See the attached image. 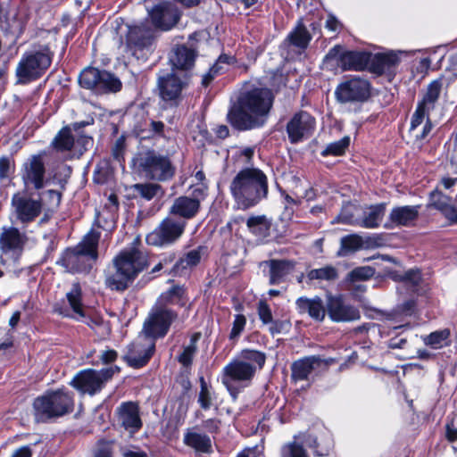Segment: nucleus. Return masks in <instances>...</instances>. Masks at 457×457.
<instances>
[{"instance_id":"69168bd1","label":"nucleus","mask_w":457,"mask_h":457,"mask_svg":"<svg viewBox=\"0 0 457 457\" xmlns=\"http://www.w3.org/2000/svg\"><path fill=\"white\" fill-rule=\"evenodd\" d=\"M246 325V318L244 314L235 315L232 328L229 333V339L235 340L240 337Z\"/></svg>"},{"instance_id":"4c0bfd02","label":"nucleus","mask_w":457,"mask_h":457,"mask_svg":"<svg viewBox=\"0 0 457 457\" xmlns=\"http://www.w3.org/2000/svg\"><path fill=\"white\" fill-rule=\"evenodd\" d=\"M75 146V137L71 132V127L63 126L54 137L51 147L57 153L70 152Z\"/></svg>"},{"instance_id":"6e6d98bb","label":"nucleus","mask_w":457,"mask_h":457,"mask_svg":"<svg viewBox=\"0 0 457 457\" xmlns=\"http://www.w3.org/2000/svg\"><path fill=\"white\" fill-rule=\"evenodd\" d=\"M16 170L15 159L12 155L0 156V181L12 178Z\"/></svg>"},{"instance_id":"72a5a7b5","label":"nucleus","mask_w":457,"mask_h":457,"mask_svg":"<svg viewBox=\"0 0 457 457\" xmlns=\"http://www.w3.org/2000/svg\"><path fill=\"white\" fill-rule=\"evenodd\" d=\"M299 313H308L316 321H323L327 314L326 303L319 296L314 298L299 297L296 302Z\"/></svg>"},{"instance_id":"f257e3e1","label":"nucleus","mask_w":457,"mask_h":457,"mask_svg":"<svg viewBox=\"0 0 457 457\" xmlns=\"http://www.w3.org/2000/svg\"><path fill=\"white\" fill-rule=\"evenodd\" d=\"M275 94L267 87L251 85L242 89L229 106L227 121L237 131L262 128L270 116Z\"/></svg>"},{"instance_id":"ea45409f","label":"nucleus","mask_w":457,"mask_h":457,"mask_svg":"<svg viewBox=\"0 0 457 457\" xmlns=\"http://www.w3.org/2000/svg\"><path fill=\"white\" fill-rule=\"evenodd\" d=\"M131 189L135 197H140L146 201H151L157 195L162 196L164 194L162 187L154 182L137 183L131 187Z\"/></svg>"},{"instance_id":"9b49d317","label":"nucleus","mask_w":457,"mask_h":457,"mask_svg":"<svg viewBox=\"0 0 457 457\" xmlns=\"http://www.w3.org/2000/svg\"><path fill=\"white\" fill-rule=\"evenodd\" d=\"M372 84L359 75H346L335 89V96L340 104H364L372 96Z\"/></svg>"},{"instance_id":"e433bc0d","label":"nucleus","mask_w":457,"mask_h":457,"mask_svg":"<svg viewBox=\"0 0 457 457\" xmlns=\"http://www.w3.org/2000/svg\"><path fill=\"white\" fill-rule=\"evenodd\" d=\"M184 444L197 453H211L212 452V440L209 436L188 431L184 435Z\"/></svg>"},{"instance_id":"20e7f679","label":"nucleus","mask_w":457,"mask_h":457,"mask_svg":"<svg viewBox=\"0 0 457 457\" xmlns=\"http://www.w3.org/2000/svg\"><path fill=\"white\" fill-rule=\"evenodd\" d=\"M101 233L91 228L73 247L65 248L56 264L71 274H88L99 257Z\"/></svg>"},{"instance_id":"c85d7f7f","label":"nucleus","mask_w":457,"mask_h":457,"mask_svg":"<svg viewBox=\"0 0 457 457\" xmlns=\"http://www.w3.org/2000/svg\"><path fill=\"white\" fill-rule=\"evenodd\" d=\"M261 265L268 268L269 284L271 286L285 282L295 268V262L288 259H270Z\"/></svg>"},{"instance_id":"cd10ccee","label":"nucleus","mask_w":457,"mask_h":457,"mask_svg":"<svg viewBox=\"0 0 457 457\" xmlns=\"http://www.w3.org/2000/svg\"><path fill=\"white\" fill-rule=\"evenodd\" d=\"M116 412L121 422V426L130 433H137L143 427L140 417V407L137 402H122Z\"/></svg>"},{"instance_id":"aec40b11","label":"nucleus","mask_w":457,"mask_h":457,"mask_svg":"<svg viewBox=\"0 0 457 457\" xmlns=\"http://www.w3.org/2000/svg\"><path fill=\"white\" fill-rule=\"evenodd\" d=\"M326 310L333 322H352L361 319L358 307L346 303L343 295L326 294Z\"/></svg>"},{"instance_id":"423d86ee","label":"nucleus","mask_w":457,"mask_h":457,"mask_svg":"<svg viewBox=\"0 0 457 457\" xmlns=\"http://www.w3.org/2000/svg\"><path fill=\"white\" fill-rule=\"evenodd\" d=\"M75 409V395L65 386L47 389L32 402V414L36 422L48 423L70 415Z\"/></svg>"},{"instance_id":"b1692460","label":"nucleus","mask_w":457,"mask_h":457,"mask_svg":"<svg viewBox=\"0 0 457 457\" xmlns=\"http://www.w3.org/2000/svg\"><path fill=\"white\" fill-rule=\"evenodd\" d=\"M46 171L43 156L41 154L30 156L21 170V178L25 186L31 185L36 190L44 188Z\"/></svg>"},{"instance_id":"1a4fd4ad","label":"nucleus","mask_w":457,"mask_h":457,"mask_svg":"<svg viewBox=\"0 0 457 457\" xmlns=\"http://www.w3.org/2000/svg\"><path fill=\"white\" fill-rule=\"evenodd\" d=\"M81 88L96 96L115 94L121 90V80L112 72L93 66L84 68L78 78Z\"/></svg>"},{"instance_id":"49530a36","label":"nucleus","mask_w":457,"mask_h":457,"mask_svg":"<svg viewBox=\"0 0 457 457\" xmlns=\"http://www.w3.org/2000/svg\"><path fill=\"white\" fill-rule=\"evenodd\" d=\"M71 310L79 317H86L82 303V288L79 282L73 283L71 291L66 294Z\"/></svg>"},{"instance_id":"9d476101","label":"nucleus","mask_w":457,"mask_h":457,"mask_svg":"<svg viewBox=\"0 0 457 457\" xmlns=\"http://www.w3.org/2000/svg\"><path fill=\"white\" fill-rule=\"evenodd\" d=\"M121 369L118 365H112L99 370L85 369L79 371L70 382V385L82 395H95L100 393L108 381L112 380L114 374H118Z\"/></svg>"},{"instance_id":"09e8293b","label":"nucleus","mask_w":457,"mask_h":457,"mask_svg":"<svg viewBox=\"0 0 457 457\" xmlns=\"http://www.w3.org/2000/svg\"><path fill=\"white\" fill-rule=\"evenodd\" d=\"M250 232L258 237H266L270 233V222L265 215L251 216L246 220Z\"/></svg>"},{"instance_id":"7c9ffc66","label":"nucleus","mask_w":457,"mask_h":457,"mask_svg":"<svg viewBox=\"0 0 457 457\" xmlns=\"http://www.w3.org/2000/svg\"><path fill=\"white\" fill-rule=\"evenodd\" d=\"M302 443L319 457L328 456L334 446L333 438L327 431H321L319 434L305 433Z\"/></svg>"},{"instance_id":"a211bd4d","label":"nucleus","mask_w":457,"mask_h":457,"mask_svg":"<svg viewBox=\"0 0 457 457\" xmlns=\"http://www.w3.org/2000/svg\"><path fill=\"white\" fill-rule=\"evenodd\" d=\"M182 16L179 7L170 1H162L148 11V18L154 29L169 31L179 22Z\"/></svg>"},{"instance_id":"0eeeda50","label":"nucleus","mask_w":457,"mask_h":457,"mask_svg":"<svg viewBox=\"0 0 457 457\" xmlns=\"http://www.w3.org/2000/svg\"><path fill=\"white\" fill-rule=\"evenodd\" d=\"M54 52L49 44L33 43L15 68L17 84L27 85L40 79L53 63Z\"/></svg>"},{"instance_id":"c9c22d12","label":"nucleus","mask_w":457,"mask_h":457,"mask_svg":"<svg viewBox=\"0 0 457 457\" xmlns=\"http://www.w3.org/2000/svg\"><path fill=\"white\" fill-rule=\"evenodd\" d=\"M386 276L395 282L403 283L406 287L417 289L422 282V272L419 268H412L406 271L390 270Z\"/></svg>"},{"instance_id":"bf43d9fd","label":"nucleus","mask_w":457,"mask_h":457,"mask_svg":"<svg viewBox=\"0 0 457 457\" xmlns=\"http://www.w3.org/2000/svg\"><path fill=\"white\" fill-rule=\"evenodd\" d=\"M450 200L451 198L443 194L437 187L429 194V204L440 212L448 205Z\"/></svg>"},{"instance_id":"c756f323","label":"nucleus","mask_w":457,"mask_h":457,"mask_svg":"<svg viewBox=\"0 0 457 457\" xmlns=\"http://www.w3.org/2000/svg\"><path fill=\"white\" fill-rule=\"evenodd\" d=\"M419 205H404L394 207L384 227L387 229L395 227H408L419 217Z\"/></svg>"},{"instance_id":"2f4dec72","label":"nucleus","mask_w":457,"mask_h":457,"mask_svg":"<svg viewBox=\"0 0 457 457\" xmlns=\"http://www.w3.org/2000/svg\"><path fill=\"white\" fill-rule=\"evenodd\" d=\"M255 373L256 367L242 360H233L223 368V377L234 381H251Z\"/></svg>"},{"instance_id":"ddd939ff","label":"nucleus","mask_w":457,"mask_h":457,"mask_svg":"<svg viewBox=\"0 0 457 457\" xmlns=\"http://www.w3.org/2000/svg\"><path fill=\"white\" fill-rule=\"evenodd\" d=\"M187 222L176 217L167 216L145 237L150 246L168 247L176 244L184 235Z\"/></svg>"},{"instance_id":"4be33fe9","label":"nucleus","mask_w":457,"mask_h":457,"mask_svg":"<svg viewBox=\"0 0 457 457\" xmlns=\"http://www.w3.org/2000/svg\"><path fill=\"white\" fill-rule=\"evenodd\" d=\"M12 205L14 207L17 220L23 225H29L36 220L43 210L41 197L34 199L14 194L12 197Z\"/></svg>"},{"instance_id":"f03ea898","label":"nucleus","mask_w":457,"mask_h":457,"mask_svg":"<svg viewBox=\"0 0 457 457\" xmlns=\"http://www.w3.org/2000/svg\"><path fill=\"white\" fill-rule=\"evenodd\" d=\"M229 192L237 210L252 209L269 197L268 176L260 168L245 167L232 179Z\"/></svg>"},{"instance_id":"412c9836","label":"nucleus","mask_w":457,"mask_h":457,"mask_svg":"<svg viewBox=\"0 0 457 457\" xmlns=\"http://www.w3.org/2000/svg\"><path fill=\"white\" fill-rule=\"evenodd\" d=\"M335 363L332 358L324 359L320 355L313 354L302 357L291 363L290 379L293 383L305 381L309 379L310 375L316 369L327 370Z\"/></svg>"},{"instance_id":"393cba45","label":"nucleus","mask_w":457,"mask_h":457,"mask_svg":"<svg viewBox=\"0 0 457 457\" xmlns=\"http://www.w3.org/2000/svg\"><path fill=\"white\" fill-rule=\"evenodd\" d=\"M155 353V342L149 344L142 342L131 343L128 345V352L122 360L129 367L141 369L146 366Z\"/></svg>"},{"instance_id":"052dcab7","label":"nucleus","mask_w":457,"mask_h":457,"mask_svg":"<svg viewBox=\"0 0 457 457\" xmlns=\"http://www.w3.org/2000/svg\"><path fill=\"white\" fill-rule=\"evenodd\" d=\"M430 111L431 110L417 104L416 109L411 118L410 131L415 130L420 125H421L424 120H427L428 117H429Z\"/></svg>"},{"instance_id":"de8ad7c7","label":"nucleus","mask_w":457,"mask_h":457,"mask_svg":"<svg viewBox=\"0 0 457 457\" xmlns=\"http://www.w3.org/2000/svg\"><path fill=\"white\" fill-rule=\"evenodd\" d=\"M113 176V169L106 159L99 161L93 172V182L97 185L107 184Z\"/></svg>"},{"instance_id":"f3484780","label":"nucleus","mask_w":457,"mask_h":457,"mask_svg":"<svg viewBox=\"0 0 457 457\" xmlns=\"http://www.w3.org/2000/svg\"><path fill=\"white\" fill-rule=\"evenodd\" d=\"M178 316L176 311L166 306H158L144 323L145 337L152 338L153 341L164 337Z\"/></svg>"},{"instance_id":"4d7b16f0","label":"nucleus","mask_w":457,"mask_h":457,"mask_svg":"<svg viewBox=\"0 0 457 457\" xmlns=\"http://www.w3.org/2000/svg\"><path fill=\"white\" fill-rule=\"evenodd\" d=\"M280 457H309V455L303 443L293 441L282 446Z\"/></svg>"},{"instance_id":"f8f14e48","label":"nucleus","mask_w":457,"mask_h":457,"mask_svg":"<svg viewBox=\"0 0 457 457\" xmlns=\"http://www.w3.org/2000/svg\"><path fill=\"white\" fill-rule=\"evenodd\" d=\"M156 39L154 29L144 23L129 25L125 35V52L137 60H146Z\"/></svg>"},{"instance_id":"f704fd0d","label":"nucleus","mask_w":457,"mask_h":457,"mask_svg":"<svg viewBox=\"0 0 457 457\" xmlns=\"http://www.w3.org/2000/svg\"><path fill=\"white\" fill-rule=\"evenodd\" d=\"M160 306L175 305L183 308L188 302L187 289L184 285H173L160 295Z\"/></svg>"},{"instance_id":"5fc2aeb1","label":"nucleus","mask_w":457,"mask_h":457,"mask_svg":"<svg viewBox=\"0 0 457 457\" xmlns=\"http://www.w3.org/2000/svg\"><path fill=\"white\" fill-rule=\"evenodd\" d=\"M176 255L177 252L175 251L162 253L160 255L158 263L154 266L150 273L155 274L162 270L163 274L168 276L167 271H169L170 270L171 265H173V263L176 262Z\"/></svg>"},{"instance_id":"864d4df0","label":"nucleus","mask_w":457,"mask_h":457,"mask_svg":"<svg viewBox=\"0 0 457 457\" xmlns=\"http://www.w3.org/2000/svg\"><path fill=\"white\" fill-rule=\"evenodd\" d=\"M450 336L451 332L449 328L436 330L424 338V343L433 349H440L444 345L447 346L450 345V343L444 344L445 341L449 339Z\"/></svg>"},{"instance_id":"4468645a","label":"nucleus","mask_w":457,"mask_h":457,"mask_svg":"<svg viewBox=\"0 0 457 457\" xmlns=\"http://www.w3.org/2000/svg\"><path fill=\"white\" fill-rule=\"evenodd\" d=\"M197 58L196 47L188 46L187 44H175L168 54V64L170 71L193 79Z\"/></svg>"},{"instance_id":"338daca9","label":"nucleus","mask_w":457,"mask_h":457,"mask_svg":"<svg viewBox=\"0 0 457 457\" xmlns=\"http://www.w3.org/2000/svg\"><path fill=\"white\" fill-rule=\"evenodd\" d=\"M257 313L260 320L264 325L272 322L273 315L271 309L265 300H260L257 303Z\"/></svg>"},{"instance_id":"0e129e2a","label":"nucleus","mask_w":457,"mask_h":457,"mask_svg":"<svg viewBox=\"0 0 457 457\" xmlns=\"http://www.w3.org/2000/svg\"><path fill=\"white\" fill-rule=\"evenodd\" d=\"M270 324L269 332L271 336L288 333L292 327L289 320H272Z\"/></svg>"},{"instance_id":"a18cd8bd","label":"nucleus","mask_w":457,"mask_h":457,"mask_svg":"<svg viewBox=\"0 0 457 457\" xmlns=\"http://www.w3.org/2000/svg\"><path fill=\"white\" fill-rule=\"evenodd\" d=\"M363 247V239L357 234H350L343 237L340 240V249L337 256H345L355 253Z\"/></svg>"},{"instance_id":"e2e57ef3","label":"nucleus","mask_w":457,"mask_h":457,"mask_svg":"<svg viewBox=\"0 0 457 457\" xmlns=\"http://www.w3.org/2000/svg\"><path fill=\"white\" fill-rule=\"evenodd\" d=\"M225 73V70L219 63L214 62L202 77L201 85L203 87L207 88L215 79L216 77Z\"/></svg>"},{"instance_id":"bb28decb","label":"nucleus","mask_w":457,"mask_h":457,"mask_svg":"<svg viewBox=\"0 0 457 457\" xmlns=\"http://www.w3.org/2000/svg\"><path fill=\"white\" fill-rule=\"evenodd\" d=\"M205 246L199 245L197 248L185 253L182 256L176 255V262L171 265L168 272V276L172 278H182L189 276L191 270L195 268L202 259L203 251Z\"/></svg>"},{"instance_id":"79ce46f5","label":"nucleus","mask_w":457,"mask_h":457,"mask_svg":"<svg viewBox=\"0 0 457 457\" xmlns=\"http://www.w3.org/2000/svg\"><path fill=\"white\" fill-rule=\"evenodd\" d=\"M200 332H195L190 336L189 344L184 346L182 353L177 357L178 361L185 368H191L194 357L197 353V343L201 338Z\"/></svg>"},{"instance_id":"473e14b6","label":"nucleus","mask_w":457,"mask_h":457,"mask_svg":"<svg viewBox=\"0 0 457 457\" xmlns=\"http://www.w3.org/2000/svg\"><path fill=\"white\" fill-rule=\"evenodd\" d=\"M201 210V204L198 200L189 198L187 195H181L173 201L170 208L169 213L170 215L178 216V219L188 220L194 219Z\"/></svg>"},{"instance_id":"a878e982","label":"nucleus","mask_w":457,"mask_h":457,"mask_svg":"<svg viewBox=\"0 0 457 457\" xmlns=\"http://www.w3.org/2000/svg\"><path fill=\"white\" fill-rule=\"evenodd\" d=\"M312 36L307 29L302 20H299L295 28L287 34L283 40L281 46L287 53L294 51L299 54L308 48Z\"/></svg>"},{"instance_id":"dca6fc26","label":"nucleus","mask_w":457,"mask_h":457,"mask_svg":"<svg viewBox=\"0 0 457 457\" xmlns=\"http://www.w3.org/2000/svg\"><path fill=\"white\" fill-rule=\"evenodd\" d=\"M401 51L394 50L371 52L368 72L377 78L385 77L388 82H392L401 63Z\"/></svg>"},{"instance_id":"3c124183","label":"nucleus","mask_w":457,"mask_h":457,"mask_svg":"<svg viewBox=\"0 0 457 457\" xmlns=\"http://www.w3.org/2000/svg\"><path fill=\"white\" fill-rule=\"evenodd\" d=\"M338 277V270L332 265H326L322 268L312 269L307 273V278L310 280L335 281Z\"/></svg>"},{"instance_id":"680f3d73","label":"nucleus","mask_w":457,"mask_h":457,"mask_svg":"<svg viewBox=\"0 0 457 457\" xmlns=\"http://www.w3.org/2000/svg\"><path fill=\"white\" fill-rule=\"evenodd\" d=\"M445 438L449 444L457 442V413L447 417L445 425Z\"/></svg>"},{"instance_id":"13d9d810","label":"nucleus","mask_w":457,"mask_h":457,"mask_svg":"<svg viewBox=\"0 0 457 457\" xmlns=\"http://www.w3.org/2000/svg\"><path fill=\"white\" fill-rule=\"evenodd\" d=\"M376 270L371 266H361L353 269L347 275L351 282L366 281L374 277Z\"/></svg>"},{"instance_id":"58836bf2","label":"nucleus","mask_w":457,"mask_h":457,"mask_svg":"<svg viewBox=\"0 0 457 457\" xmlns=\"http://www.w3.org/2000/svg\"><path fill=\"white\" fill-rule=\"evenodd\" d=\"M385 212V203L370 205L368 208V211L363 212V217L360 222V225L366 228H376L379 227Z\"/></svg>"},{"instance_id":"a19ab883","label":"nucleus","mask_w":457,"mask_h":457,"mask_svg":"<svg viewBox=\"0 0 457 457\" xmlns=\"http://www.w3.org/2000/svg\"><path fill=\"white\" fill-rule=\"evenodd\" d=\"M443 87V81L441 79L432 80L427 87L426 92L422 99L418 102L419 104L433 110L436 107Z\"/></svg>"},{"instance_id":"2eb2a0df","label":"nucleus","mask_w":457,"mask_h":457,"mask_svg":"<svg viewBox=\"0 0 457 457\" xmlns=\"http://www.w3.org/2000/svg\"><path fill=\"white\" fill-rule=\"evenodd\" d=\"M371 52L368 50H344L336 45L328 50L327 59H337V64L344 71H368Z\"/></svg>"},{"instance_id":"8fccbe9b","label":"nucleus","mask_w":457,"mask_h":457,"mask_svg":"<svg viewBox=\"0 0 457 457\" xmlns=\"http://www.w3.org/2000/svg\"><path fill=\"white\" fill-rule=\"evenodd\" d=\"M350 137L345 136L341 139L328 144L325 149L320 152V155L323 157L328 156H343L345 154L347 149L350 146Z\"/></svg>"},{"instance_id":"7ed1b4c3","label":"nucleus","mask_w":457,"mask_h":457,"mask_svg":"<svg viewBox=\"0 0 457 457\" xmlns=\"http://www.w3.org/2000/svg\"><path fill=\"white\" fill-rule=\"evenodd\" d=\"M149 267L147 255L137 247L125 248L112 259L104 284L112 291L124 292Z\"/></svg>"},{"instance_id":"774afa93","label":"nucleus","mask_w":457,"mask_h":457,"mask_svg":"<svg viewBox=\"0 0 457 457\" xmlns=\"http://www.w3.org/2000/svg\"><path fill=\"white\" fill-rule=\"evenodd\" d=\"M125 152H126V137L124 135H121L117 138L115 141L113 146L112 147V156L114 160L118 161L119 162H124L125 158Z\"/></svg>"},{"instance_id":"5701e85b","label":"nucleus","mask_w":457,"mask_h":457,"mask_svg":"<svg viewBox=\"0 0 457 457\" xmlns=\"http://www.w3.org/2000/svg\"><path fill=\"white\" fill-rule=\"evenodd\" d=\"M29 241L25 232L13 226H4L0 233V250L3 253L12 254L15 258H20Z\"/></svg>"},{"instance_id":"6e6552de","label":"nucleus","mask_w":457,"mask_h":457,"mask_svg":"<svg viewBox=\"0 0 457 457\" xmlns=\"http://www.w3.org/2000/svg\"><path fill=\"white\" fill-rule=\"evenodd\" d=\"M192 79L170 70H160L156 73L154 93L158 96L159 107L162 111L179 108L186 96Z\"/></svg>"},{"instance_id":"603ef678","label":"nucleus","mask_w":457,"mask_h":457,"mask_svg":"<svg viewBox=\"0 0 457 457\" xmlns=\"http://www.w3.org/2000/svg\"><path fill=\"white\" fill-rule=\"evenodd\" d=\"M239 356L242 361L253 364L256 370H260L263 369L267 360V355L264 352L250 348L243 349Z\"/></svg>"},{"instance_id":"37998d69","label":"nucleus","mask_w":457,"mask_h":457,"mask_svg":"<svg viewBox=\"0 0 457 457\" xmlns=\"http://www.w3.org/2000/svg\"><path fill=\"white\" fill-rule=\"evenodd\" d=\"M200 391L198 394L197 403L201 409L208 411L216 400V394L212 385L207 384L204 376L199 378Z\"/></svg>"},{"instance_id":"6ab92c4d","label":"nucleus","mask_w":457,"mask_h":457,"mask_svg":"<svg viewBox=\"0 0 457 457\" xmlns=\"http://www.w3.org/2000/svg\"><path fill=\"white\" fill-rule=\"evenodd\" d=\"M315 129V117L303 110L295 112L286 126V131L291 144H297L307 139L313 134Z\"/></svg>"},{"instance_id":"c03bdc74","label":"nucleus","mask_w":457,"mask_h":457,"mask_svg":"<svg viewBox=\"0 0 457 457\" xmlns=\"http://www.w3.org/2000/svg\"><path fill=\"white\" fill-rule=\"evenodd\" d=\"M150 118L147 111H142L134 116V121L131 131L136 137L143 139L153 138V134L147 133Z\"/></svg>"},{"instance_id":"39448f33","label":"nucleus","mask_w":457,"mask_h":457,"mask_svg":"<svg viewBox=\"0 0 457 457\" xmlns=\"http://www.w3.org/2000/svg\"><path fill=\"white\" fill-rule=\"evenodd\" d=\"M129 168L133 174L157 182L170 181L177 170L168 154L151 147L138 149L131 158Z\"/></svg>"}]
</instances>
